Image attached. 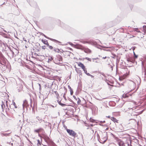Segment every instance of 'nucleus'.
I'll return each mask as SVG.
<instances>
[{"label":"nucleus","mask_w":146,"mask_h":146,"mask_svg":"<svg viewBox=\"0 0 146 146\" xmlns=\"http://www.w3.org/2000/svg\"><path fill=\"white\" fill-rule=\"evenodd\" d=\"M136 109V107H133V108H129L128 109L129 110V111H130V112L132 111L133 110H134L135 109ZM128 111V110H127V111Z\"/></svg>","instance_id":"4be33fe9"},{"label":"nucleus","mask_w":146,"mask_h":146,"mask_svg":"<svg viewBox=\"0 0 146 146\" xmlns=\"http://www.w3.org/2000/svg\"><path fill=\"white\" fill-rule=\"evenodd\" d=\"M86 74L89 76H90L91 75L89 73H87Z\"/></svg>","instance_id":"c03bdc74"},{"label":"nucleus","mask_w":146,"mask_h":146,"mask_svg":"<svg viewBox=\"0 0 146 146\" xmlns=\"http://www.w3.org/2000/svg\"><path fill=\"white\" fill-rule=\"evenodd\" d=\"M107 117H108L109 118H110V116H108Z\"/></svg>","instance_id":"4d7b16f0"},{"label":"nucleus","mask_w":146,"mask_h":146,"mask_svg":"<svg viewBox=\"0 0 146 146\" xmlns=\"http://www.w3.org/2000/svg\"><path fill=\"white\" fill-rule=\"evenodd\" d=\"M100 123H105V121H100Z\"/></svg>","instance_id":"79ce46f5"},{"label":"nucleus","mask_w":146,"mask_h":146,"mask_svg":"<svg viewBox=\"0 0 146 146\" xmlns=\"http://www.w3.org/2000/svg\"><path fill=\"white\" fill-rule=\"evenodd\" d=\"M11 133V132H10L8 133H1V134L2 137L5 136L7 137L9 136L10 135V134Z\"/></svg>","instance_id":"6e6552de"},{"label":"nucleus","mask_w":146,"mask_h":146,"mask_svg":"<svg viewBox=\"0 0 146 146\" xmlns=\"http://www.w3.org/2000/svg\"><path fill=\"white\" fill-rule=\"evenodd\" d=\"M13 143H11L10 142H7L5 146H13Z\"/></svg>","instance_id":"6ab92c4d"},{"label":"nucleus","mask_w":146,"mask_h":146,"mask_svg":"<svg viewBox=\"0 0 146 146\" xmlns=\"http://www.w3.org/2000/svg\"><path fill=\"white\" fill-rule=\"evenodd\" d=\"M78 100L77 101V104H80V103L81 102V100L79 98H78Z\"/></svg>","instance_id":"c85d7f7f"},{"label":"nucleus","mask_w":146,"mask_h":146,"mask_svg":"<svg viewBox=\"0 0 146 146\" xmlns=\"http://www.w3.org/2000/svg\"><path fill=\"white\" fill-rule=\"evenodd\" d=\"M52 50L53 51L55 52H59L60 51V50L59 49L55 48H53V49Z\"/></svg>","instance_id":"f8f14e48"},{"label":"nucleus","mask_w":146,"mask_h":146,"mask_svg":"<svg viewBox=\"0 0 146 146\" xmlns=\"http://www.w3.org/2000/svg\"><path fill=\"white\" fill-rule=\"evenodd\" d=\"M132 82V84H134V82Z\"/></svg>","instance_id":"680f3d73"},{"label":"nucleus","mask_w":146,"mask_h":146,"mask_svg":"<svg viewBox=\"0 0 146 146\" xmlns=\"http://www.w3.org/2000/svg\"><path fill=\"white\" fill-rule=\"evenodd\" d=\"M134 104H136V103L135 102H134Z\"/></svg>","instance_id":"bf43d9fd"},{"label":"nucleus","mask_w":146,"mask_h":146,"mask_svg":"<svg viewBox=\"0 0 146 146\" xmlns=\"http://www.w3.org/2000/svg\"><path fill=\"white\" fill-rule=\"evenodd\" d=\"M123 97L124 98H127L128 97L125 94H124L123 95Z\"/></svg>","instance_id":"2f4dec72"},{"label":"nucleus","mask_w":146,"mask_h":146,"mask_svg":"<svg viewBox=\"0 0 146 146\" xmlns=\"http://www.w3.org/2000/svg\"><path fill=\"white\" fill-rule=\"evenodd\" d=\"M3 36L5 38H9L10 35H7L5 33H3Z\"/></svg>","instance_id":"4468645a"},{"label":"nucleus","mask_w":146,"mask_h":146,"mask_svg":"<svg viewBox=\"0 0 146 146\" xmlns=\"http://www.w3.org/2000/svg\"><path fill=\"white\" fill-rule=\"evenodd\" d=\"M103 47L105 48V47L103 46Z\"/></svg>","instance_id":"338daca9"},{"label":"nucleus","mask_w":146,"mask_h":146,"mask_svg":"<svg viewBox=\"0 0 146 146\" xmlns=\"http://www.w3.org/2000/svg\"><path fill=\"white\" fill-rule=\"evenodd\" d=\"M74 98V99H75L76 100H77V98H76V97L75 96H73Z\"/></svg>","instance_id":"a18cd8bd"},{"label":"nucleus","mask_w":146,"mask_h":146,"mask_svg":"<svg viewBox=\"0 0 146 146\" xmlns=\"http://www.w3.org/2000/svg\"><path fill=\"white\" fill-rule=\"evenodd\" d=\"M48 139H49L48 137H45L44 138V139L45 140V141L46 140H48Z\"/></svg>","instance_id":"72a5a7b5"},{"label":"nucleus","mask_w":146,"mask_h":146,"mask_svg":"<svg viewBox=\"0 0 146 146\" xmlns=\"http://www.w3.org/2000/svg\"><path fill=\"white\" fill-rule=\"evenodd\" d=\"M92 131H93V132H94V130H92Z\"/></svg>","instance_id":"e2e57ef3"},{"label":"nucleus","mask_w":146,"mask_h":146,"mask_svg":"<svg viewBox=\"0 0 146 146\" xmlns=\"http://www.w3.org/2000/svg\"><path fill=\"white\" fill-rule=\"evenodd\" d=\"M66 131L69 135L74 137H76L77 134L74 131L67 129L66 127Z\"/></svg>","instance_id":"f03ea898"},{"label":"nucleus","mask_w":146,"mask_h":146,"mask_svg":"<svg viewBox=\"0 0 146 146\" xmlns=\"http://www.w3.org/2000/svg\"><path fill=\"white\" fill-rule=\"evenodd\" d=\"M3 30V31H4V32H5L7 33V32L5 30Z\"/></svg>","instance_id":"13d9d810"},{"label":"nucleus","mask_w":146,"mask_h":146,"mask_svg":"<svg viewBox=\"0 0 146 146\" xmlns=\"http://www.w3.org/2000/svg\"><path fill=\"white\" fill-rule=\"evenodd\" d=\"M37 141H38V143L40 144V140H38Z\"/></svg>","instance_id":"49530a36"},{"label":"nucleus","mask_w":146,"mask_h":146,"mask_svg":"<svg viewBox=\"0 0 146 146\" xmlns=\"http://www.w3.org/2000/svg\"><path fill=\"white\" fill-rule=\"evenodd\" d=\"M7 101H6V106L7 107H8V105L7 104Z\"/></svg>","instance_id":"ea45409f"},{"label":"nucleus","mask_w":146,"mask_h":146,"mask_svg":"<svg viewBox=\"0 0 146 146\" xmlns=\"http://www.w3.org/2000/svg\"><path fill=\"white\" fill-rule=\"evenodd\" d=\"M46 46H42V48L44 50L45 49Z\"/></svg>","instance_id":"e433bc0d"},{"label":"nucleus","mask_w":146,"mask_h":146,"mask_svg":"<svg viewBox=\"0 0 146 146\" xmlns=\"http://www.w3.org/2000/svg\"><path fill=\"white\" fill-rule=\"evenodd\" d=\"M74 47L75 48L81 50H83L84 49V47L82 45L79 44H77L74 45Z\"/></svg>","instance_id":"39448f33"},{"label":"nucleus","mask_w":146,"mask_h":146,"mask_svg":"<svg viewBox=\"0 0 146 146\" xmlns=\"http://www.w3.org/2000/svg\"><path fill=\"white\" fill-rule=\"evenodd\" d=\"M70 91L71 95H72L73 93V92L72 89H70Z\"/></svg>","instance_id":"7c9ffc66"},{"label":"nucleus","mask_w":146,"mask_h":146,"mask_svg":"<svg viewBox=\"0 0 146 146\" xmlns=\"http://www.w3.org/2000/svg\"><path fill=\"white\" fill-rule=\"evenodd\" d=\"M9 131H6L5 132H8Z\"/></svg>","instance_id":"0e129e2a"},{"label":"nucleus","mask_w":146,"mask_h":146,"mask_svg":"<svg viewBox=\"0 0 146 146\" xmlns=\"http://www.w3.org/2000/svg\"><path fill=\"white\" fill-rule=\"evenodd\" d=\"M111 66V68H112V70L113 66Z\"/></svg>","instance_id":"6e6d98bb"},{"label":"nucleus","mask_w":146,"mask_h":146,"mask_svg":"<svg viewBox=\"0 0 146 146\" xmlns=\"http://www.w3.org/2000/svg\"><path fill=\"white\" fill-rule=\"evenodd\" d=\"M90 76L91 77V78H93L94 77V76H93L91 75V76Z\"/></svg>","instance_id":"8fccbe9b"},{"label":"nucleus","mask_w":146,"mask_h":146,"mask_svg":"<svg viewBox=\"0 0 146 146\" xmlns=\"http://www.w3.org/2000/svg\"><path fill=\"white\" fill-rule=\"evenodd\" d=\"M22 88H23V87L22 86V85H21V86H20V88L21 89H22Z\"/></svg>","instance_id":"5fc2aeb1"},{"label":"nucleus","mask_w":146,"mask_h":146,"mask_svg":"<svg viewBox=\"0 0 146 146\" xmlns=\"http://www.w3.org/2000/svg\"><path fill=\"white\" fill-rule=\"evenodd\" d=\"M36 119L39 121H40V123H41L42 122H44V121L41 119V118L39 117H36Z\"/></svg>","instance_id":"aec40b11"},{"label":"nucleus","mask_w":146,"mask_h":146,"mask_svg":"<svg viewBox=\"0 0 146 146\" xmlns=\"http://www.w3.org/2000/svg\"><path fill=\"white\" fill-rule=\"evenodd\" d=\"M82 69L83 70H84H84H86V68L85 66H84V67H83V68H82Z\"/></svg>","instance_id":"a19ab883"},{"label":"nucleus","mask_w":146,"mask_h":146,"mask_svg":"<svg viewBox=\"0 0 146 146\" xmlns=\"http://www.w3.org/2000/svg\"><path fill=\"white\" fill-rule=\"evenodd\" d=\"M90 122H94L95 121V120L93 119H92L91 118H90Z\"/></svg>","instance_id":"b1692460"},{"label":"nucleus","mask_w":146,"mask_h":146,"mask_svg":"<svg viewBox=\"0 0 146 146\" xmlns=\"http://www.w3.org/2000/svg\"><path fill=\"white\" fill-rule=\"evenodd\" d=\"M130 143H125V146H132L130 144Z\"/></svg>","instance_id":"a878e982"},{"label":"nucleus","mask_w":146,"mask_h":146,"mask_svg":"<svg viewBox=\"0 0 146 146\" xmlns=\"http://www.w3.org/2000/svg\"><path fill=\"white\" fill-rule=\"evenodd\" d=\"M52 94H54L56 95L57 98H58L59 96L58 92L56 91H52Z\"/></svg>","instance_id":"2eb2a0df"},{"label":"nucleus","mask_w":146,"mask_h":146,"mask_svg":"<svg viewBox=\"0 0 146 146\" xmlns=\"http://www.w3.org/2000/svg\"><path fill=\"white\" fill-rule=\"evenodd\" d=\"M78 66L80 67L81 68H83V67H84V65L81 62H79V63H78Z\"/></svg>","instance_id":"dca6fc26"},{"label":"nucleus","mask_w":146,"mask_h":146,"mask_svg":"<svg viewBox=\"0 0 146 146\" xmlns=\"http://www.w3.org/2000/svg\"><path fill=\"white\" fill-rule=\"evenodd\" d=\"M84 73H85L86 74L87 73V71L86 69V70H84Z\"/></svg>","instance_id":"37998d69"},{"label":"nucleus","mask_w":146,"mask_h":146,"mask_svg":"<svg viewBox=\"0 0 146 146\" xmlns=\"http://www.w3.org/2000/svg\"><path fill=\"white\" fill-rule=\"evenodd\" d=\"M66 126L65 125L64 126V127L65 128V129H66Z\"/></svg>","instance_id":"052dcab7"},{"label":"nucleus","mask_w":146,"mask_h":146,"mask_svg":"<svg viewBox=\"0 0 146 146\" xmlns=\"http://www.w3.org/2000/svg\"><path fill=\"white\" fill-rule=\"evenodd\" d=\"M142 66L143 70L142 77L144 80L146 81V58H145L144 60L142 61Z\"/></svg>","instance_id":"f257e3e1"},{"label":"nucleus","mask_w":146,"mask_h":146,"mask_svg":"<svg viewBox=\"0 0 146 146\" xmlns=\"http://www.w3.org/2000/svg\"><path fill=\"white\" fill-rule=\"evenodd\" d=\"M106 57H106V56H105V57H103V58H103V59H104L106 58Z\"/></svg>","instance_id":"864d4df0"},{"label":"nucleus","mask_w":146,"mask_h":146,"mask_svg":"<svg viewBox=\"0 0 146 146\" xmlns=\"http://www.w3.org/2000/svg\"><path fill=\"white\" fill-rule=\"evenodd\" d=\"M83 49L84 50V52L86 53H89L91 52V50L88 48H85L84 47Z\"/></svg>","instance_id":"9d476101"},{"label":"nucleus","mask_w":146,"mask_h":146,"mask_svg":"<svg viewBox=\"0 0 146 146\" xmlns=\"http://www.w3.org/2000/svg\"><path fill=\"white\" fill-rule=\"evenodd\" d=\"M57 59L60 62H62V56L59 55L57 56Z\"/></svg>","instance_id":"ddd939ff"},{"label":"nucleus","mask_w":146,"mask_h":146,"mask_svg":"<svg viewBox=\"0 0 146 146\" xmlns=\"http://www.w3.org/2000/svg\"><path fill=\"white\" fill-rule=\"evenodd\" d=\"M111 119L114 122H116L117 123L118 120H117L116 118L114 117H111Z\"/></svg>","instance_id":"f3484780"},{"label":"nucleus","mask_w":146,"mask_h":146,"mask_svg":"<svg viewBox=\"0 0 146 146\" xmlns=\"http://www.w3.org/2000/svg\"><path fill=\"white\" fill-rule=\"evenodd\" d=\"M1 107L2 109L3 110L4 108L5 107V104L3 102H2L1 104Z\"/></svg>","instance_id":"5701e85b"},{"label":"nucleus","mask_w":146,"mask_h":146,"mask_svg":"<svg viewBox=\"0 0 146 146\" xmlns=\"http://www.w3.org/2000/svg\"><path fill=\"white\" fill-rule=\"evenodd\" d=\"M117 143L119 146H125V143L123 141L120 140H118Z\"/></svg>","instance_id":"423d86ee"},{"label":"nucleus","mask_w":146,"mask_h":146,"mask_svg":"<svg viewBox=\"0 0 146 146\" xmlns=\"http://www.w3.org/2000/svg\"><path fill=\"white\" fill-rule=\"evenodd\" d=\"M135 31L137 32L138 33H140V31H139L138 29L137 28H135Z\"/></svg>","instance_id":"cd10ccee"},{"label":"nucleus","mask_w":146,"mask_h":146,"mask_svg":"<svg viewBox=\"0 0 146 146\" xmlns=\"http://www.w3.org/2000/svg\"><path fill=\"white\" fill-rule=\"evenodd\" d=\"M68 87L69 89H71V87L69 85L68 86Z\"/></svg>","instance_id":"de8ad7c7"},{"label":"nucleus","mask_w":146,"mask_h":146,"mask_svg":"<svg viewBox=\"0 0 146 146\" xmlns=\"http://www.w3.org/2000/svg\"><path fill=\"white\" fill-rule=\"evenodd\" d=\"M90 125L91 126H93V124H91Z\"/></svg>","instance_id":"3c124183"},{"label":"nucleus","mask_w":146,"mask_h":146,"mask_svg":"<svg viewBox=\"0 0 146 146\" xmlns=\"http://www.w3.org/2000/svg\"><path fill=\"white\" fill-rule=\"evenodd\" d=\"M113 55V57H112L113 58H115V57H116V55Z\"/></svg>","instance_id":"09e8293b"},{"label":"nucleus","mask_w":146,"mask_h":146,"mask_svg":"<svg viewBox=\"0 0 146 146\" xmlns=\"http://www.w3.org/2000/svg\"><path fill=\"white\" fill-rule=\"evenodd\" d=\"M41 41L44 44H46V46H47L49 44L47 40L42 39L41 40Z\"/></svg>","instance_id":"9b49d317"},{"label":"nucleus","mask_w":146,"mask_h":146,"mask_svg":"<svg viewBox=\"0 0 146 146\" xmlns=\"http://www.w3.org/2000/svg\"><path fill=\"white\" fill-rule=\"evenodd\" d=\"M44 131L43 129L42 128H39L38 129H35L34 130V132L38 133H39L40 132H43Z\"/></svg>","instance_id":"0eeeda50"},{"label":"nucleus","mask_w":146,"mask_h":146,"mask_svg":"<svg viewBox=\"0 0 146 146\" xmlns=\"http://www.w3.org/2000/svg\"><path fill=\"white\" fill-rule=\"evenodd\" d=\"M66 95V94L65 93H64V95H63V98H64L65 100H66V97L65 96V95Z\"/></svg>","instance_id":"4c0bfd02"},{"label":"nucleus","mask_w":146,"mask_h":146,"mask_svg":"<svg viewBox=\"0 0 146 146\" xmlns=\"http://www.w3.org/2000/svg\"><path fill=\"white\" fill-rule=\"evenodd\" d=\"M40 35L43 36H44V37H45L46 38H48L53 41L54 42H59V41H58V40H55V39H52V38H51L49 37H47L44 34H43L42 33H40Z\"/></svg>","instance_id":"20e7f679"},{"label":"nucleus","mask_w":146,"mask_h":146,"mask_svg":"<svg viewBox=\"0 0 146 146\" xmlns=\"http://www.w3.org/2000/svg\"><path fill=\"white\" fill-rule=\"evenodd\" d=\"M13 105L14 106L15 108H17V106L15 103L14 102H13Z\"/></svg>","instance_id":"c756f323"},{"label":"nucleus","mask_w":146,"mask_h":146,"mask_svg":"<svg viewBox=\"0 0 146 146\" xmlns=\"http://www.w3.org/2000/svg\"><path fill=\"white\" fill-rule=\"evenodd\" d=\"M127 61L128 62H131L133 63L134 60L131 58H128L127 59Z\"/></svg>","instance_id":"a211bd4d"},{"label":"nucleus","mask_w":146,"mask_h":146,"mask_svg":"<svg viewBox=\"0 0 146 146\" xmlns=\"http://www.w3.org/2000/svg\"><path fill=\"white\" fill-rule=\"evenodd\" d=\"M27 101L26 100H25L23 101V108L24 109L25 107H27Z\"/></svg>","instance_id":"1a4fd4ad"},{"label":"nucleus","mask_w":146,"mask_h":146,"mask_svg":"<svg viewBox=\"0 0 146 146\" xmlns=\"http://www.w3.org/2000/svg\"><path fill=\"white\" fill-rule=\"evenodd\" d=\"M58 103H59V104H60V105H61L62 106H64L66 105L65 104H62V103H61L60 102H58Z\"/></svg>","instance_id":"bb28decb"},{"label":"nucleus","mask_w":146,"mask_h":146,"mask_svg":"<svg viewBox=\"0 0 146 146\" xmlns=\"http://www.w3.org/2000/svg\"><path fill=\"white\" fill-rule=\"evenodd\" d=\"M86 59L88 60H89L90 61H91V59L89 58L86 57Z\"/></svg>","instance_id":"58836bf2"},{"label":"nucleus","mask_w":146,"mask_h":146,"mask_svg":"<svg viewBox=\"0 0 146 146\" xmlns=\"http://www.w3.org/2000/svg\"><path fill=\"white\" fill-rule=\"evenodd\" d=\"M134 56H135V57L136 58H137V57H138L137 55H136L134 52Z\"/></svg>","instance_id":"c9c22d12"},{"label":"nucleus","mask_w":146,"mask_h":146,"mask_svg":"<svg viewBox=\"0 0 146 146\" xmlns=\"http://www.w3.org/2000/svg\"><path fill=\"white\" fill-rule=\"evenodd\" d=\"M84 43H88L89 44L93 45H96L97 43L96 42L94 41L93 40H88L87 41H84L83 42Z\"/></svg>","instance_id":"7ed1b4c3"},{"label":"nucleus","mask_w":146,"mask_h":146,"mask_svg":"<svg viewBox=\"0 0 146 146\" xmlns=\"http://www.w3.org/2000/svg\"><path fill=\"white\" fill-rule=\"evenodd\" d=\"M38 85L39 86V89L41 90V86L40 84H38Z\"/></svg>","instance_id":"f704fd0d"},{"label":"nucleus","mask_w":146,"mask_h":146,"mask_svg":"<svg viewBox=\"0 0 146 146\" xmlns=\"http://www.w3.org/2000/svg\"><path fill=\"white\" fill-rule=\"evenodd\" d=\"M135 115H136L137 114H135Z\"/></svg>","instance_id":"774afa93"},{"label":"nucleus","mask_w":146,"mask_h":146,"mask_svg":"<svg viewBox=\"0 0 146 146\" xmlns=\"http://www.w3.org/2000/svg\"><path fill=\"white\" fill-rule=\"evenodd\" d=\"M47 46H48L49 49L51 50H52L53 48V47L52 46H51L49 45V44Z\"/></svg>","instance_id":"393cba45"},{"label":"nucleus","mask_w":146,"mask_h":146,"mask_svg":"<svg viewBox=\"0 0 146 146\" xmlns=\"http://www.w3.org/2000/svg\"><path fill=\"white\" fill-rule=\"evenodd\" d=\"M9 107H10V108H11V106H10Z\"/></svg>","instance_id":"69168bd1"},{"label":"nucleus","mask_w":146,"mask_h":146,"mask_svg":"<svg viewBox=\"0 0 146 146\" xmlns=\"http://www.w3.org/2000/svg\"><path fill=\"white\" fill-rule=\"evenodd\" d=\"M68 43L69 44H70V45H71V46H74V45L75 44H73L72 42H68Z\"/></svg>","instance_id":"473e14b6"},{"label":"nucleus","mask_w":146,"mask_h":146,"mask_svg":"<svg viewBox=\"0 0 146 146\" xmlns=\"http://www.w3.org/2000/svg\"><path fill=\"white\" fill-rule=\"evenodd\" d=\"M31 107H32V105H31V104H32V101H31Z\"/></svg>","instance_id":"603ef678"},{"label":"nucleus","mask_w":146,"mask_h":146,"mask_svg":"<svg viewBox=\"0 0 146 146\" xmlns=\"http://www.w3.org/2000/svg\"><path fill=\"white\" fill-rule=\"evenodd\" d=\"M53 59V58L52 56H49L48 58V62L51 61Z\"/></svg>","instance_id":"412c9836"}]
</instances>
